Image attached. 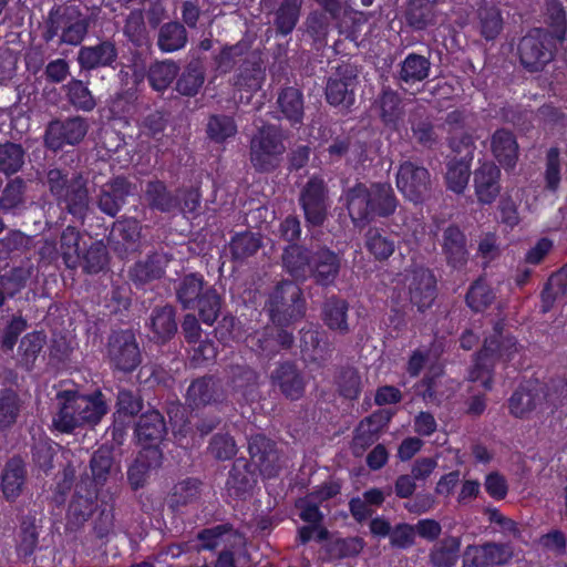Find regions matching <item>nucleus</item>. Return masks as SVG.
Returning <instances> with one entry per match:
<instances>
[{
	"instance_id": "nucleus-1",
	"label": "nucleus",
	"mask_w": 567,
	"mask_h": 567,
	"mask_svg": "<svg viewBox=\"0 0 567 567\" xmlns=\"http://www.w3.org/2000/svg\"><path fill=\"white\" fill-rule=\"evenodd\" d=\"M343 198L352 223L360 228L375 217L391 216L399 205L393 188L386 183L370 186L358 183L344 192Z\"/></svg>"
},
{
	"instance_id": "nucleus-2",
	"label": "nucleus",
	"mask_w": 567,
	"mask_h": 567,
	"mask_svg": "<svg viewBox=\"0 0 567 567\" xmlns=\"http://www.w3.org/2000/svg\"><path fill=\"white\" fill-rule=\"evenodd\" d=\"M47 185L59 205L75 217L83 218L89 209L90 195L86 179L81 174L71 177L66 172L51 168L47 174Z\"/></svg>"
},
{
	"instance_id": "nucleus-3",
	"label": "nucleus",
	"mask_w": 567,
	"mask_h": 567,
	"mask_svg": "<svg viewBox=\"0 0 567 567\" xmlns=\"http://www.w3.org/2000/svg\"><path fill=\"white\" fill-rule=\"evenodd\" d=\"M502 329L503 323L497 322L494 327V336L485 340L484 347L468 373L470 381H480L486 389L491 388V372L495 361L497 359L509 361L518 351L516 340L512 337H503Z\"/></svg>"
},
{
	"instance_id": "nucleus-4",
	"label": "nucleus",
	"mask_w": 567,
	"mask_h": 567,
	"mask_svg": "<svg viewBox=\"0 0 567 567\" xmlns=\"http://www.w3.org/2000/svg\"><path fill=\"white\" fill-rule=\"evenodd\" d=\"M285 151L282 133L274 125L262 126L250 141V161L261 172L274 169Z\"/></svg>"
},
{
	"instance_id": "nucleus-5",
	"label": "nucleus",
	"mask_w": 567,
	"mask_h": 567,
	"mask_svg": "<svg viewBox=\"0 0 567 567\" xmlns=\"http://www.w3.org/2000/svg\"><path fill=\"white\" fill-rule=\"evenodd\" d=\"M269 311L271 320L278 326H286L301 318L305 303L300 288L290 281L279 284L270 296Z\"/></svg>"
},
{
	"instance_id": "nucleus-6",
	"label": "nucleus",
	"mask_w": 567,
	"mask_h": 567,
	"mask_svg": "<svg viewBox=\"0 0 567 567\" xmlns=\"http://www.w3.org/2000/svg\"><path fill=\"white\" fill-rule=\"evenodd\" d=\"M395 184L402 195L413 203H421L431 193V175L422 165L411 161H404L400 164Z\"/></svg>"
},
{
	"instance_id": "nucleus-7",
	"label": "nucleus",
	"mask_w": 567,
	"mask_h": 567,
	"mask_svg": "<svg viewBox=\"0 0 567 567\" xmlns=\"http://www.w3.org/2000/svg\"><path fill=\"white\" fill-rule=\"evenodd\" d=\"M517 50L522 65L530 72L543 70L553 59L548 34L542 29H534L524 35Z\"/></svg>"
},
{
	"instance_id": "nucleus-8",
	"label": "nucleus",
	"mask_w": 567,
	"mask_h": 567,
	"mask_svg": "<svg viewBox=\"0 0 567 567\" xmlns=\"http://www.w3.org/2000/svg\"><path fill=\"white\" fill-rule=\"evenodd\" d=\"M111 364L123 372L133 371L141 362V352L135 336L130 330L114 332L107 344Z\"/></svg>"
},
{
	"instance_id": "nucleus-9",
	"label": "nucleus",
	"mask_w": 567,
	"mask_h": 567,
	"mask_svg": "<svg viewBox=\"0 0 567 567\" xmlns=\"http://www.w3.org/2000/svg\"><path fill=\"white\" fill-rule=\"evenodd\" d=\"M300 205L306 221L311 226H321L328 215V195L324 182L312 177L308 181L300 194Z\"/></svg>"
},
{
	"instance_id": "nucleus-10",
	"label": "nucleus",
	"mask_w": 567,
	"mask_h": 567,
	"mask_svg": "<svg viewBox=\"0 0 567 567\" xmlns=\"http://www.w3.org/2000/svg\"><path fill=\"white\" fill-rule=\"evenodd\" d=\"M410 301L419 311L430 308L436 297V279L430 269L419 267L405 277Z\"/></svg>"
},
{
	"instance_id": "nucleus-11",
	"label": "nucleus",
	"mask_w": 567,
	"mask_h": 567,
	"mask_svg": "<svg viewBox=\"0 0 567 567\" xmlns=\"http://www.w3.org/2000/svg\"><path fill=\"white\" fill-rule=\"evenodd\" d=\"M89 125L81 116L70 117L65 121H52L45 131V145L53 150H61L64 145H74L83 140Z\"/></svg>"
},
{
	"instance_id": "nucleus-12",
	"label": "nucleus",
	"mask_w": 567,
	"mask_h": 567,
	"mask_svg": "<svg viewBox=\"0 0 567 567\" xmlns=\"http://www.w3.org/2000/svg\"><path fill=\"white\" fill-rule=\"evenodd\" d=\"M513 558L509 545L486 543L482 546L470 545L464 554L463 567H492L506 565Z\"/></svg>"
},
{
	"instance_id": "nucleus-13",
	"label": "nucleus",
	"mask_w": 567,
	"mask_h": 567,
	"mask_svg": "<svg viewBox=\"0 0 567 567\" xmlns=\"http://www.w3.org/2000/svg\"><path fill=\"white\" fill-rule=\"evenodd\" d=\"M357 71L350 64L338 66L336 73L329 79L326 87L327 101L331 105L350 106L354 102V86Z\"/></svg>"
},
{
	"instance_id": "nucleus-14",
	"label": "nucleus",
	"mask_w": 567,
	"mask_h": 567,
	"mask_svg": "<svg viewBox=\"0 0 567 567\" xmlns=\"http://www.w3.org/2000/svg\"><path fill=\"white\" fill-rule=\"evenodd\" d=\"M81 233L72 226H68L61 234L59 247L53 241H45L42 254L50 257L60 255L68 268H76L81 265Z\"/></svg>"
},
{
	"instance_id": "nucleus-15",
	"label": "nucleus",
	"mask_w": 567,
	"mask_h": 567,
	"mask_svg": "<svg viewBox=\"0 0 567 567\" xmlns=\"http://www.w3.org/2000/svg\"><path fill=\"white\" fill-rule=\"evenodd\" d=\"M248 450L251 460L264 476L272 477L277 475L281 464L276 444L272 441L262 434L254 435L249 439Z\"/></svg>"
},
{
	"instance_id": "nucleus-16",
	"label": "nucleus",
	"mask_w": 567,
	"mask_h": 567,
	"mask_svg": "<svg viewBox=\"0 0 567 567\" xmlns=\"http://www.w3.org/2000/svg\"><path fill=\"white\" fill-rule=\"evenodd\" d=\"M301 351L307 361L322 365L330 360L333 347L326 331L309 324L301 329Z\"/></svg>"
},
{
	"instance_id": "nucleus-17",
	"label": "nucleus",
	"mask_w": 567,
	"mask_h": 567,
	"mask_svg": "<svg viewBox=\"0 0 567 567\" xmlns=\"http://www.w3.org/2000/svg\"><path fill=\"white\" fill-rule=\"evenodd\" d=\"M118 52L114 42L102 41L94 45H85L79 50L78 62L83 70L114 68Z\"/></svg>"
},
{
	"instance_id": "nucleus-18",
	"label": "nucleus",
	"mask_w": 567,
	"mask_h": 567,
	"mask_svg": "<svg viewBox=\"0 0 567 567\" xmlns=\"http://www.w3.org/2000/svg\"><path fill=\"white\" fill-rule=\"evenodd\" d=\"M197 539L200 542L198 551L215 550L221 546L240 548L246 544L245 537L228 524L205 528L197 534Z\"/></svg>"
},
{
	"instance_id": "nucleus-19",
	"label": "nucleus",
	"mask_w": 567,
	"mask_h": 567,
	"mask_svg": "<svg viewBox=\"0 0 567 567\" xmlns=\"http://www.w3.org/2000/svg\"><path fill=\"white\" fill-rule=\"evenodd\" d=\"M141 224L134 218L117 220L113 224L109 241L120 255L134 251L140 246Z\"/></svg>"
},
{
	"instance_id": "nucleus-20",
	"label": "nucleus",
	"mask_w": 567,
	"mask_h": 567,
	"mask_svg": "<svg viewBox=\"0 0 567 567\" xmlns=\"http://www.w3.org/2000/svg\"><path fill=\"white\" fill-rule=\"evenodd\" d=\"M60 12L61 20L58 27L62 28V43L79 45L89 31L90 18L75 6L65 7Z\"/></svg>"
},
{
	"instance_id": "nucleus-21",
	"label": "nucleus",
	"mask_w": 567,
	"mask_h": 567,
	"mask_svg": "<svg viewBox=\"0 0 567 567\" xmlns=\"http://www.w3.org/2000/svg\"><path fill=\"white\" fill-rule=\"evenodd\" d=\"M131 193V183L123 177H116L101 187L97 206L101 212L114 217L121 210Z\"/></svg>"
},
{
	"instance_id": "nucleus-22",
	"label": "nucleus",
	"mask_w": 567,
	"mask_h": 567,
	"mask_svg": "<svg viewBox=\"0 0 567 567\" xmlns=\"http://www.w3.org/2000/svg\"><path fill=\"white\" fill-rule=\"evenodd\" d=\"M499 168L491 162L483 163L474 172L475 194L481 204H491L501 192Z\"/></svg>"
},
{
	"instance_id": "nucleus-23",
	"label": "nucleus",
	"mask_w": 567,
	"mask_h": 567,
	"mask_svg": "<svg viewBox=\"0 0 567 567\" xmlns=\"http://www.w3.org/2000/svg\"><path fill=\"white\" fill-rule=\"evenodd\" d=\"M59 411L53 416L54 427L62 433H71L82 426L80 411L78 410L76 392L64 391L58 394Z\"/></svg>"
},
{
	"instance_id": "nucleus-24",
	"label": "nucleus",
	"mask_w": 567,
	"mask_h": 567,
	"mask_svg": "<svg viewBox=\"0 0 567 567\" xmlns=\"http://www.w3.org/2000/svg\"><path fill=\"white\" fill-rule=\"evenodd\" d=\"M442 250L446 262L455 269L462 268L467 262L466 238L455 226H450L444 230Z\"/></svg>"
},
{
	"instance_id": "nucleus-25",
	"label": "nucleus",
	"mask_w": 567,
	"mask_h": 567,
	"mask_svg": "<svg viewBox=\"0 0 567 567\" xmlns=\"http://www.w3.org/2000/svg\"><path fill=\"white\" fill-rule=\"evenodd\" d=\"M340 270V258L329 249H319L312 255V267L310 277L321 286L331 285Z\"/></svg>"
},
{
	"instance_id": "nucleus-26",
	"label": "nucleus",
	"mask_w": 567,
	"mask_h": 567,
	"mask_svg": "<svg viewBox=\"0 0 567 567\" xmlns=\"http://www.w3.org/2000/svg\"><path fill=\"white\" fill-rule=\"evenodd\" d=\"M162 461V453L156 446L144 447L130 466L127 476L134 489H137L146 482L148 472L158 467Z\"/></svg>"
},
{
	"instance_id": "nucleus-27",
	"label": "nucleus",
	"mask_w": 567,
	"mask_h": 567,
	"mask_svg": "<svg viewBox=\"0 0 567 567\" xmlns=\"http://www.w3.org/2000/svg\"><path fill=\"white\" fill-rule=\"evenodd\" d=\"M144 202L151 209L162 213L177 210L181 206L179 196L167 189L161 181H150L146 183L143 195Z\"/></svg>"
},
{
	"instance_id": "nucleus-28",
	"label": "nucleus",
	"mask_w": 567,
	"mask_h": 567,
	"mask_svg": "<svg viewBox=\"0 0 567 567\" xmlns=\"http://www.w3.org/2000/svg\"><path fill=\"white\" fill-rule=\"evenodd\" d=\"M166 433V425L163 415L155 410L142 414L135 429L140 443L146 446H156Z\"/></svg>"
},
{
	"instance_id": "nucleus-29",
	"label": "nucleus",
	"mask_w": 567,
	"mask_h": 567,
	"mask_svg": "<svg viewBox=\"0 0 567 567\" xmlns=\"http://www.w3.org/2000/svg\"><path fill=\"white\" fill-rule=\"evenodd\" d=\"M312 255L301 246H288L282 254L284 267L296 280L305 281L311 274Z\"/></svg>"
},
{
	"instance_id": "nucleus-30",
	"label": "nucleus",
	"mask_w": 567,
	"mask_h": 567,
	"mask_svg": "<svg viewBox=\"0 0 567 567\" xmlns=\"http://www.w3.org/2000/svg\"><path fill=\"white\" fill-rule=\"evenodd\" d=\"M491 148L502 166L506 168L515 166L518 158V144L511 131L505 128L497 130L492 135Z\"/></svg>"
},
{
	"instance_id": "nucleus-31",
	"label": "nucleus",
	"mask_w": 567,
	"mask_h": 567,
	"mask_svg": "<svg viewBox=\"0 0 567 567\" xmlns=\"http://www.w3.org/2000/svg\"><path fill=\"white\" fill-rule=\"evenodd\" d=\"M280 391L291 400H298L305 392V380L293 364L285 363L271 374Z\"/></svg>"
},
{
	"instance_id": "nucleus-32",
	"label": "nucleus",
	"mask_w": 567,
	"mask_h": 567,
	"mask_svg": "<svg viewBox=\"0 0 567 567\" xmlns=\"http://www.w3.org/2000/svg\"><path fill=\"white\" fill-rule=\"evenodd\" d=\"M27 183L16 177L9 181L0 194V212L8 215H20L27 209Z\"/></svg>"
},
{
	"instance_id": "nucleus-33",
	"label": "nucleus",
	"mask_w": 567,
	"mask_h": 567,
	"mask_svg": "<svg viewBox=\"0 0 567 567\" xmlns=\"http://www.w3.org/2000/svg\"><path fill=\"white\" fill-rule=\"evenodd\" d=\"M25 465L20 457L9 460L1 475V487L7 499H16L25 483Z\"/></svg>"
},
{
	"instance_id": "nucleus-34",
	"label": "nucleus",
	"mask_w": 567,
	"mask_h": 567,
	"mask_svg": "<svg viewBox=\"0 0 567 567\" xmlns=\"http://www.w3.org/2000/svg\"><path fill=\"white\" fill-rule=\"evenodd\" d=\"M381 422L382 415L374 413L359 423L351 444L354 456H361L377 441Z\"/></svg>"
},
{
	"instance_id": "nucleus-35",
	"label": "nucleus",
	"mask_w": 567,
	"mask_h": 567,
	"mask_svg": "<svg viewBox=\"0 0 567 567\" xmlns=\"http://www.w3.org/2000/svg\"><path fill=\"white\" fill-rule=\"evenodd\" d=\"M219 398V385L212 377L195 380L187 389L186 402L192 408H200Z\"/></svg>"
},
{
	"instance_id": "nucleus-36",
	"label": "nucleus",
	"mask_w": 567,
	"mask_h": 567,
	"mask_svg": "<svg viewBox=\"0 0 567 567\" xmlns=\"http://www.w3.org/2000/svg\"><path fill=\"white\" fill-rule=\"evenodd\" d=\"M539 401L540 413H553L567 401V379L550 380L544 385H535Z\"/></svg>"
},
{
	"instance_id": "nucleus-37",
	"label": "nucleus",
	"mask_w": 567,
	"mask_h": 567,
	"mask_svg": "<svg viewBox=\"0 0 567 567\" xmlns=\"http://www.w3.org/2000/svg\"><path fill=\"white\" fill-rule=\"evenodd\" d=\"M153 339L165 342L177 331L175 310L172 306L155 308L150 318Z\"/></svg>"
},
{
	"instance_id": "nucleus-38",
	"label": "nucleus",
	"mask_w": 567,
	"mask_h": 567,
	"mask_svg": "<svg viewBox=\"0 0 567 567\" xmlns=\"http://www.w3.org/2000/svg\"><path fill=\"white\" fill-rule=\"evenodd\" d=\"M78 410L82 421V426L85 424H97L103 415L107 412V404L101 392H95L92 395H83L76 393Z\"/></svg>"
},
{
	"instance_id": "nucleus-39",
	"label": "nucleus",
	"mask_w": 567,
	"mask_h": 567,
	"mask_svg": "<svg viewBox=\"0 0 567 567\" xmlns=\"http://www.w3.org/2000/svg\"><path fill=\"white\" fill-rule=\"evenodd\" d=\"M461 538L445 536L436 543L430 551V560L434 567H452L460 555Z\"/></svg>"
},
{
	"instance_id": "nucleus-40",
	"label": "nucleus",
	"mask_w": 567,
	"mask_h": 567,
	"mask_svg": "<svg viewBox=\"0 0 567 567\" xmlns=\"http://www.w3.org/2000/svg\"><path fill=\"white\" fill-rule=\"evenodd\" d=\"M430 69L431 63L425 56L410 53L401 63L399 80L405 84L421 82L429 76Z\"/></svg>"
},
{
	"instance_id": "nucleus-41",
	"label": "nucleus",
	"mask_w": 567,
	"mask_h": 567,
	"mask_svg": "<svg viewBox=\"0 0 567 567\" xmlns=\"http://www.w3.org/2000/svg\"><path fill=\"white\" fill-rule=\"evenodd\" d=\"M347 301L338 298L328 299L322 308V319L329 329L334 330L341 334L349 332V324L347 320L348 312Z\"/></svg>"
},
{
	"instance_id": "nucleus-42",
	"label": "nucleus",
	"mask_w": 567,
	"mask_h": 567,
	"mask_svg": "<svg viewBox=\"0 0 567 567\" xmlns=\"http://www.w3.org/2000/svg\"><path fill=\"white\" fill-rule=\"evenodd\" d=\"M509 411L516 417H526L532 412H540V401L535 385L516 390L509 399Z\"/></svg>"
},
{
	"instance_id": "nucleus-43",
	"label": "nucleus",
	"mask_w": 567,
	"mask_h": 567,
	"mask_svg": "<svg viewBox=\"0 0 567 567\" xmlns=\"http://www.w3.org/2000/svg\"><path fill=\"white\" fill-rule=\"evenodd\" d=\"M164 257L151 255L145 260L138 261L130 270V277L136 285H144L158 279L164 275Z\"/></svg>"
},
{
	"instance_id": "nucleus-44",
	"label": "nucleus",
	"mask_w": 567,
	"mask_h": 567,
	"mask_svg": "<svg viewBox=\"0 0 567 567\" xmlns=\"http://www.w3.org/2000/svg\"><path fill=\"white\" fill-rule=\"evenodd\" d=\"M187 43V32L183 24L173 21L164 23L158 31L157 45L163 52H174Z\"/></svg>"
},
{
	"instance_id": "nucleus-45",
	"label": "nucleus",
	"mask_w": 567,
	"mask_h": 567,
	"mask_svg": "<svg viewBox=\"0 0 567 567\" xmlns=\"http://www.w3.org/2000/svg\"><path fill=\"white\" fill-rule=\"evenodd\" d=\"M23 409V401L12 389L0 390V429L14 425Z\"/></svg>"
},
{
	"instance_id": "nucleus-46",
	"label": "nucleus",
	"mask_w": 567,
	"mask_h": 567,
	"mask_svg": "<svg viewBox=\"0 0 567 567\" xmlns=\"http://www.w3.org/2000/svg\"><path fill=\"white\" fill-rule=\"evenodd\" d=\"M205 82V72L199 62H190L177 78L175 89L185 96H195Z\"/></svg>"
},
{
	"instance_id": "nucleus-47",
	"label": "nucleus",
	"mask_w": 567,
	"mask_h": 567,
	"mask_svg": "<svg viewBox=\"0 0 567 567\" xmlns=\"http://www.w3.org/2000/svg\"><path fill=\"white\" fill-rule=\"evenodd\" d=\"M179 66L174 61H157L151 64L147 72V79L155 91L163 92L177 78Z\"/></svg>"
},
{
	"instance_id": "nucleus-48",
	"label": "nucleus",
	"mask_w": 567,
	"mask_h": 567,
	"mask_svg": "<svg viewBox=\"0 0 567 567\" xmlns=\"http://www.w3.org/2000/svg\"><path fill=\"white\" fill-rule=\"evenodd\" d=\"M278 105L291 125L300 124L303 117L302 94L298 89L287 87L278 96Z\"/></svg>"
},
{
	"instance_id": "nucleus-49",
	"label": "nucleus",
	"mask_w": 567,
	"mask_h": 567,
	"mask_svg": "<svg viewBox=\"0 0 567 567\" xmlns=\"http://www.w3.org/2000/svg\"><path fill=\"white\" fill-rule=\"evenodd\" d=\"M47 342L45 334L34 331L25 334L19 344L18 357L22 367L30 370Z\"/></svg>"
},
{
	"instance_id": "nucleus-50",
	"label": "nucleus",
	"mask_w": 567,
	"mask_h": 567,
	"mask_svg": "<svg viewBox=\"0 0 567 567\" xmlns=\"http://www.w3.org/2000/svg\"><path fill=\"white\" fill-rule=\"evenodd\" d=\"M204 279L202 276L189 274L181 279L176 286V296L184 308H193L204 293Z\"/></svg>"
},
{
	"instance_id": "nucleus-51",
	"label": "nucleus",
	"mask_w": 567,
	"mask_h": 567,
	"mask_svg": "<svg viewBox=\"0 0 567 567\" xmlns=\"http://www.w3.org/2000/svg\"><path fill=\"white\" fill-rule=\"evenodd\" d=\"M302 0H284L276 11L275 25L277 31L282 34H289L296 27Z\"/></svg>"
},
{
	"instance_id": "nucleus-52",
	"label": "nucleus",
	"mask_w": 567,
	"mask_h": 567,
	"mask_svg": "<svg viewBox=\"0 0 567 567\" xmlns=\"http://www.w3.org/2000/svg\"><path fill=\"white\" fill-rule=\"evenodd\" d=\"M405 19L412 28L416 30L425 29L435 21L433 4L430 3V0H410Z\"/></svg>"
},
{
	"instance_id": "nucleus-53",
	"label": "nucleus",
	"mask_w": 567,
	"mask_h": 567,
	"mask_svg": "<svg viewBox=\"0 0 567 567\" xmlns=\"http://www.w3.org/2000/svg\"><path fill=\"white\" fill-rule=\"evenodd\" d=\"M229 383L234 391L247 396L257 385V373L246 364H233L228 371Z\"/></svg>"
},
{
	"instance_id": "nucleus-54",
	"label": "nucleus",
	"mask_w": 567,
	"mask_h": 567,
	"mask_svg": "<svg viewBox=\"0 0 567 567\" xmlns=\"http://www.w3.org/2000/svg\"><path fill=\"white\" fill-rule=\"evenodd\" d=\"M260 247V237L250 231L236 234L229 243L231 257L240 261L254 256Z\"/></svg>"
},
{
	"instance_id": "nucleus-55",
	"label": "nucleus",
	"mask_w": 567,
	"mask_h": 567,
	"mask_svg": "<svg viewBox=\"0 0 567 567\" xmlns=\"http://www.w3.org/2000/svg\"><path fill=\"white\" fill-rule=\"evenodd\" d=\"M24 164V150L21 145L7 142L0 144V172L6 175L16 174Z\"/></svg>"
},
{
	"instance_id": "nucleus-56",
	"label": "nucleus",
	"mask_w": 567,
	"mask_h": 567,
	"mask_svg": "<svg viewBox=\"0 0 567 567\" xmlns=\"http://www.w3.org/2000/svg\"><path fill=\"white\" fill-rule=\"evenodd\" d=\"M470 174V159L450 161L445 175L449 189L457 194L463 193L468 184Z\"/></svg>"
},
{
	"instance_id": "nucleus-57",
	"label": "nucleus",
	"mask_w": 567,
	"mask_h": 567,
	"mask_svg": "<svg viewBox=\"0 0 567 567\" xmlns=\"http://www.w3.org/2000/svg\"><path fill=\"white\" fill-rule=\"evenodd\" d=\"M478 25L481 34L486 40H494L503 29V18L496 7H481L478 9Z\"/></svg>"
},
{
	"instance_id": "nucleus-58",
	"label": "nucleus",
	"mask_w": 567,
	"mask_h": 567,
	"mask_svg": "<svg viewBox=\"0 0 567 567\" xmlns=\"http://www.w3.org/2000/svg\"><path fill=\"white\" fill-rule=\"evenodd\" d=\"M265 80V72L262 66L254 61L247 66L240 69L235 78L234 85L238 90H246L248 92L257 91L261 87Z\"/></svg>"
},
{
	"instance_id": "nucleus-59",
	"label": "nucleus",
	"mask_w": 567,
	"mask_h": 567,
	"mask_svg": "<svg viewBox=\"0 0 567 567\" xmlns=\"http://www.w3.org/2000/svg\"><path fill=\"white\" fill-rule=\"evenodd\" d=\"M567 292V266L563 267L558 272L554 274L543 290V310L546 312L550 309L555 300L563 297Z\"/></svg>"
},
{
	"instance_id": "nucleus-60",
	"label": "nucleus",
	"mask_w": 567,
	"mask_h": 567,
	"mask_svg": "<svg viewBox=\"0 0 567 567\" xmlns=\"http://www.w3.org/2000/svg\"><path fill=\"white\" fill-rule=\"evenodd\" d=\"M365 246L379 260L388 259L395 249L394 241L382 234L378 228H370L367 231Z\"/></svg>"
},
{
	"instance_id": "nucleus-61",
	"label": "nucleus",
	"mask_w": 567,
	"mask_h": 567,
	"mask_svg": "<svg viewBox=\"0 0 567 567\" xmlns=\"http://www.w3.org/2000/svg\"><path fill=\"white\" fill-rule=\"evenodd\" d=\"M109 261L106 246L103 241L97 240L91 244L86 252L81 255V264L89 274H97L102 271Z\"/></svg>"
},
{
	"instance_id": "nucleus-62",
	"label": "nucleus",
	"mask_w": 567,
	"mask_h": 567,
	"mask_svg": "<svg viewBox=\"0 0 567 567\" xmlns=\"http://www.w3.org/2000/svg\"><path fill=\"white\" fill-rule=\"evenodd\" d=\"M30 277L29 268L16 267L0 276V286L8 298H13L25 287Z\"/></svg>"
},
{
	"instance_id": "nucleus-63",
	"label": "nucleus",
	"mask_w": 567,
	"mask_h": 567,
	"mask_svg": "<svg viewBox=\"0 0 567 567\" xmlns=\"http://www.w3.org/2000/svg\"><path fill=\"white\" fill-rule=\"evenodd\" d=\"M237 133V125L230 116L213 115L207 124V134L215 142H224Z\"/></svg>"
},
{
	"instance_id": "nucleus-64",
	"label": "nucleus",
	"mask_w": 567,
	"mask_h": 567,
	"mask_svg": "<svg viewBox=\"0 0 567 567\" xmlns=\"http://www.w3.org/2000/svg\"><path fill=\"white\" fill-rule=\"evenodd\" d=\"M495 295L488 285L482 280H476L466 295V302L474 311H482L494 300Z\"/></svg>"
}]
</instances>
